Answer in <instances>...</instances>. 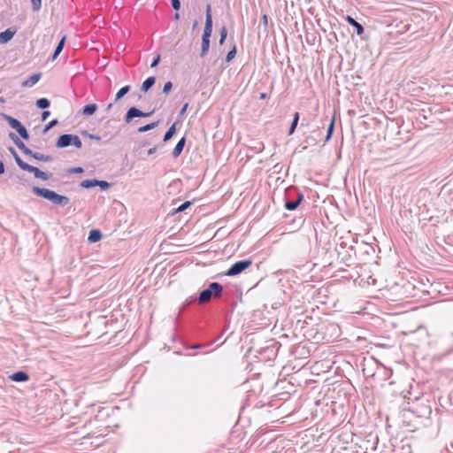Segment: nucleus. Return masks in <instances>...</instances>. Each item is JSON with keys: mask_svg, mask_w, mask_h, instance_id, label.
Instances as JSON below:
<instances>
[{"mask_svg": "<svg viewBox=\"0 0 453 453\" xmlns=\"http://www.w3.org/2000/svg\"><path fill=\"white\" fill-rule=\"evenodd\" d=\"M251 265L252 261L250 259L238 261L229 268L226 274L227 276H235L249 268Z\"/></svg>", "mask_w": 453, "mask_h": 453, "instance_id": "obj_5", "label": "nucleus"}, {"mask_svg": "<svg viewBox=\"0 0 453 453\" xmlns=\"http://www.w3.org/2000/svg\"><path fill=\"white\" fill-rule=\"evenodd\" d=\"M33 192L39 196L51 201L54 204L66 205L69 203V198L67 196L58 195L50 189L34 187Z\"/></svg>", "mask_w": 453, "mask_h": 453, "instance_id": "obj_1", "label": "nucleus"}, {"mask_svg": "<svg viewBox=\"0 0 453 453\" xmlns=\"http://www.w3.org/2000/svg\"><path fill=\"white\" fill-rule=\"evenodd\" d=\"M334 121H335V119H334V116L332 118L331 121H330V124L328 126V128H327V134H326V141L327 142L332 134H333V131H334Z\"/></svg>", "mask_w": 453, "mask_h": 453, "instance_id": "obj_21", "label": "nucleus"}, {"mask_svg": "<svg viewBox=\"0 0 453 453\" xmlns=\"http://www.w3.org/2000/svg\"><path fill=\"white\" fill-rule=\"evenodd\" d=\"M4 102H5V100L3 97H1L0 98V103H4Z\"/></svg>", "mask_w": 453, "mask_h": 453, "instance_id": "obj_45", "label": "nucleus"}, {"mask_svg": "<svg viewBox=\"0 0 453 453\" xmlns=\"http://www.w3.org/2000/svg\"><path fill=\"white\" fill-rule=\"evenodd\" d=\"M185 142H186L185 137H182L178 142V143L176 144V146H175V148L173 149V156L174 157H178L181 154V152L183 150V148L185 146Z\"/></svg>", "mask_w": 453, "mask_h": 453, "instance_id": "obj_13", "label": "nucleus"}, {"mask_svg": "<svg viewBox=\"0 0 453 453\" xmlns=\"http://www.w3.org/2000/svg\"><path fill=\"white\" fill-rule=\"evenodd\" d=\"M129 91V86H125L121 88L118 93L116 94V100L120 99L124 95H126Z\"/></svg>", "mask_w": 453, "mask_h": 453, "instance_id": "obj_25", "label": "nucleus"}, {"mask_svg": "<svg viewBox=\"0 0 453 453\" xmlns=\"http://www.w3.org/2000/svg\"><path fill=\"white\" fill-rule=\"evenodd\" d=\"M221 38H220V42L222 43L223 41L226 39V27H223L222 30H221Z\"/></svg>", "mask_w": 453, "mask_h": 453, "instance_id": "obj_35", "label": "nucleus"}, {"mask_svg": "<svg viewBox=\"0 0 453 453\" xmlns=\"http://www.w3.org/2000/svg\"><path fill=\"white\" fill-rule=\"evenodd\" d=\"M72 173H82L83 169L81 167L74 168L71 171Z\"/></svg>", "mask_w": 453, "mask_h": 453, "instance_id": "obj_41", "label": "nucleus"}, {"mask_svg": "<svg viewBox=\"0 0 453 453\" xmlns=\"http://www.w3.org/2000/svg\"><path fill=\"white\" fill-rule=\"evenodd\" d=\"M102 238L101 232L99 230H91L88 235V241L91 242H96Z\"/></svg>", "mask_w": 453, "mask_h": 453, "instance_id": "obj_14", "label": "nucleus"}, {"mask_svg": "<svg viewBox=\"0 0 453 453\" xmlns=\"http://www.w3.org/2000/svg\"><path fill=\"white\" fill-rule=\"evenodd\" d=\"M302 196H299V198L296 200V201H293V202H287L285 203V208L288 211H294L296 210L298 205L300 204L301 203V200H302Z\"/></svg>", "mask_w": 453, "mask_h": 453, "instance_id": "obj_16", "label": "nucleus"}, {"mask_svg": "<svg viewBox=\"0 0 453 453\" xmlns=\"http://www.w3.org/2000/svg\"><path fill=\"white\" fill-rule=\"evenodd\" d=\"M191 203L189 201H187L185 202L184 203H182L180 206H179L177 209H176V211L177 212H180V211H185L187 208H188L190 206Z\"/></svg>", "mask_w": 453, "mask_h": 453, "instance_id": "obj_29", "label": "nucleus"}, {"mask_svg": "<svg viewBox=\"0 0 453 453\" xmlns=\"http://www.w3.org/2000/svg\"><path fill=\"white\" fill-rule=\"evenodd\" d=\"M174 17L175 19H179V13H175Z\"/></svg>", "mask_w": 453, "mask_h": 453, "instance_id": "obj_46", "label": "nucleus"}, {"mask_svg": "<svg viewBox=\"0 0 453 453\" xmlns=\"http://www.w3.org/2000/svg\"><path fill=\"white\" fill-rule=\"evenodd\" d=\"M268 21H269V20H268V16H267L266 14H264V15L262 16V23H263V25H264V27H265V29H266V28H267V27H268Z\"/></svg>", "mask_w": 453, "mask_h": 453, "instance_id": "obj_34", "label": "nucleus"}, {"mask_svg": "<svg viewBox=\"0 0 453 453\" xmlns=\"http://www.w3.org/2000/svg\"><path fill=\"white\" fill-rule=\"evenodd\" d=\"M4 173V165L2 161H0V174Z\"/></svg>", "mask_w": 453, "mask_h": 453, "instance_id": "obj_42", "label": "nucleus"}, {"mask_svg": "<svg viewBox=\"0 0 453 453\" xmlns=\"http://www.w3.org/2000/svg\"><path fill=\"white\" fill-rule=\"evenodd\" d=\"M15 161L17 165L24 171H27L29 173H33L35 178L41 179L42 180H47L49 179V176L46 173L42 172L35 166H32L26 162H24L16 153L14 150H12Z\"/></svg>", "mask_w": 453, "mask_h": 453, "instance_id": "obj_4", "label": "nucleus"}, {"mask_svg": "<svg viewBox=\"0 0 453 453\" xmlns=\"http://www.w3.org/2000/svg\"><path fill=\"white\" fill-rule=\"evenodd\" d=\"M50 115V112L49 111H44L42 113V119L45 120Z\"/></svg>", "mask_w": 453, "mask_h": 453, "instance_id": "obj_36", "label": "nucleus"}, {"mask_svg": "<svg viewBox=\"0 0 453 453\" xmlns=\"http://www.w3.org/2000/svg\"><path fill=\"white\" fill-rule=\"evenodd\" d=\"M65 37H63L61 39V41L59 42L58 45L57 46L52 57H58V55L61 52V50L64 47V44H65Z\"/></svg>", "mask_w": 453, "mask_h": 453, "instance_id": "obj_27", "label": "nucleus"}, {"mask_svg": "<svg viewBox=\"0 0 453 453\" xmlns=\"http://www.w3.org/2000/svg\"><path fill=\"white\" fill-rule=\"evenodd\" d=\"M188 106V104H185L183 105V107H182V108H181V110H180V114H184V113L186 112Z\"/></svg>", "mask_w": 453, "mask_h": 453, "instance_id": "obj_40", "label": "nucleus"}, {"mask_svg": "<svg viewBox=\"0 0 453 453\" xmlns=\"http://www.w3.org/2000/svg\"><path fill=\"white\" fill-rule=\"evenodd\" d=\"M175 134V125L173 124L168 130L167 132L165 134V136H164V141L166 142L168 140H170L173 134Z\"/></svg>", "mask_w": 453, "mask_h": 453, "instance_id": "obj_23", "label": "nucleus"}, {"mask_svg": "<svg viewBox=\"0 0 453 453\" xmlns=\"http://www.w3.org/2000/svg\"><path fill=\"white\" fill-rule=\"evenodd\" d=\"M234 55H235V49L234 48L232 50H230L227 53L226 57H234Z\"/></svg>", "mask_w": 453, "mask_h": 453, "instance_id": "obj_39", "label": "nucleus"}, {"mask_svg": "<svg viewBox=\"0 0 453 453\" xmlns=\"http://www.w3.org/2000/svg\"><path fill=\"white\" fill-rule=\"evenodd\" d=\"M212 31V19L211 14V6L208 5L206 9V22L205 27L203 29V42H202V48H203V53H204L210 44V37Z\"/></svg>", "mask_w": 453, "mask_h": 453, "instance_id": "obj_3", "label": "nucleus"}, {"mask_svg": "<svg viewBox=\"0 0 453 453\" xmlns=\"http://www.w3.org/2000/svg\"><path fill=\"white\" fill-rule=\"evenodd\" d=\"M98 183V180H85L83 181H81V186L82 188H91V187H95L96 185H97Z\"/></svg>", "mask_w": 453, "mask_h": 453, "instance_id": "obj_22", "label": "nucleus"}, {"mask_svg": "<svg viewBox=\"0 0 453 453\" xmlns=\"http://www.w3.org/2000/svg\"><path fill=\"white\" fill-rule=\"evenodd\" d=\"M160 58H155V60L151 63L150 67H155L159 63Z\"/></svg>", "mask_w": 453, "mask_h": 453, "instance_id": "obj_38", "label": "nucleus"}, {"mask_svg": "<svg viewBox=\"0 0 453 453\" xmlns=\"http://www.w3.org/2000/svg\"><path fill=\"white\" fill-rule=\"evenodd\" d=\"M155 150H156V149H155V148L150 149V150H149V154H152V153H154V151H155Z\"/></svg>", "mask_w": 453, "mask_h": 453, "instance_id": "obj_44", "label": "nucleus"}, {"mask_svg": "<svg viewBox=\"0 0 453 453\" xmlns=\"http://www.w3.org/2000/svg\"><path fill=\"white\" fill-rule=\"evenodd\" d=\"M157 123H156V122L150 123V124H148V125L139 127L138 131L141 133H143V132H146V131H149V130L154 128L155 127H157Z\"/></svg>", "mask_w": 453, "mask_h": 453, "instance_id": "obj_26", "label": "nucleus"}, {"mask_svg": "<svg viewBox=\"0 0 453 453\" xmlns=\"http://www.w3.org/2000/svg\"><path fill=\"white\" fill-rule=\"evenodd\" d=\"M72 144H73L76 148H81V146H82V142H81V139L79 138V136L73 135V134H72Z\"/></svg>", "mask_w": 453, "mask_h": 453, "instance_id": "obj_28", "label": "nucleus"}, {"mask_svg": "<svg viewBox=\"0 0 453 453\" xmlns=\"http://www.w3.org/2000/svg\"><path fill=\"white\" fill-rule=\"evenodd\" d=\"M298 120H299V112H296L294 114V119H293V121H292V124L290 126V128H289V134H292L295 130H296V127L297 126V123H298Z\"/></svg>", "mask_w": 453, "mask_h": 453, "instance_id": "obj_20", "label": "nucleus"}, {"mask_svg": "<svg viewBox=\"0 0 453 453\" xmlns=\"http://www.w3.org/2000/svg\"><path fill=\"white\" fill-rule=\"evenodd\" d=\"M33 4V9L35 11H38L41 8L42 1L41 0H31Z\"/></svg>", "mask_w": 453, "mask_h": 453, "instance_id": "obj_30", "label": "nucleus"}, {"mask_svg": "<svg viewBox=\"0 0 453 453\" xmlns=\"http://www.w3.org/2000/svg\"><path fill=\"white\" fill-rule=\"evenodd\" d=\"M36 105L41 109H45L50 106V101L47 98H41L37 100Z\"/></svg>", "mask_w": 453, "mask_h": 453, "instance_id": "obj_24", "label": "nucleus"}, {"mask_svg": "<svg viewBox=\"0 0 453 453\" xmlns=\"http://www.w3.org/2000/svg\"><path fill=\"white\" fill-rule=\"evenodd\" d=\"M9 125L15 129L19 135L24 139H28L29 135L25 127L16 119L12 117H6Z\"/></svg>", "mask_w": 453, "mask_h": 453, "instance_id": "obj_6", "label": "nucleus"}, {"mask_svg": "<svg viewBox=\"0 0 453 453\" xmlns=\"http://www.w3.org/2000/svg\"><path fill=\"white\" fill-rule=\"evenodd\" d=\"M96 109L97 106L96 104H88L82 109V113L84 115L90 116L96 112Z\"/></svg>", "mask_w": 453, "mask_h": 453, "instance_id": "obj_15", "label": "nucleus"}, {"mask_svg": "<svg viewBox=\"0 0 453 453\" xmlns=\"http://www.w3.org/2000/svg\"><path fill=\"white\" fill-rule=\"evenodd\" d=\"M151 114V112H148V113H145V112H142V111L138 110L137 108L135 107H131L127 112V115H126V121L127 122H130V120L133 119V118H135V117H148Z\"/></svg>", "mask_w": 453, "mask_h": 453, "instance_id": "obj_7", "label": "nucleus"}, {"mask_svg": "<svg viewBox=\"0 0 453 453\" xmlns=\"http://www.w3.org/2000/svg\"><path fill=\"white\" fill-rule=\"evenodd\" d=\"M13 136H15V135L12 134V139H13L15 144L19 147V149H20L27 155L32 154V151L28 148H27L21 141H19L17 137H16V139H14Z\"/></svg>", "mask_w": 453, "mask_h": 453, "instance_id": "obj_17", "label": "nucleus"}, {"mask_svg": "<svg viewBox=\"0 0 453 453\" xmlns=\"http://www.w3.org/2000/svg\"><path fill=\"white\" fill-rule=\"evenodd\" d=\"M17 33V29L15 27L7 28L5 31L0 33V43L4 44L11 41L15 34Z\"/></svg>", "mask_w": 453, "mask_h": 453, "instance_id": "obj_8", "label": "nucleus"}, {"mask_svg": "<svg viewBox=\"0 0 453 453\" xmlns=\"http://www.w3.org/2000/svg\"><path fill=\"white\" fill-rule=\"evenodd\" d=\"M346 20L349 24H350L351 26H353L356 28L357 35H362L364 33L363 26L361 24H359L358 22H357L351 16L348 15L346 17Z\"/></svg>", "mask_w": 453, "mask_h": 453, "instance_id": "obj_12", "label": "nucleus"}, {"mask_svg": "<svg viewBox=\"0 0 453 453\" xmlns=\"http://www.w3.org/2000/svg\"><path fill=\"white\" fill-rule=\"evenodd\" d=\"M265 97H266V94L265 93L260 94V99H265Z\"/></svg>", "mask_w": 453, "mask_h": 453, "instance_id": "obj_43", "label": "nucleus"}, {"mask_svg": "<svg viewBox=\"0 0 453 453\" xmlns=\"http://www.w3.org/2000/svg\"><path fill=\"white\" fill-rule=\"evenodd\" d=\"M33 157H35L37 160L43 161V162H49L51 160V157L50 156L42 154V153H33L30 154Z\"/></svg>", "mask_w": 453, "mask_h": 453, "instance_id": "obj_19", "label": "nucleus"}, {"mask_svg": "<svg viewBox=\"0 0 453 453\" xmlns=\"http://www.w3.org/2000/svg\"><path fill=\"white\" fill-rule=\"evenodd\" d=\"M41 79V73H35L27 80L24 81L22 87L30 88L39 81Z\"/></svg>", "mask_w": 453, "mask_h": 453, "instance_id": "obj_10", "label": "nucleus"}, {"mask_svg": "<svg viewBox=\"0 0 453 453\" xmlns=\"http://www.w3.org/2000/svg\"><path fill=\"white\" fill-rule=\"evenodd\" d=\"M58 123V120L57 119H53L51 120L44 128V132H47L48 130H50L51 127H53L55 125H57Z\"/></svg>", "mask_w": 453, "mask_h": 453, "instance_id": "obj_32", "label": "nucleus"}, {"mask_svg": "<svg viewBox=\"0 0 453 453\" xmlns=\"http://www.w3.org/2000/svg\"><path fill=\"white\" fill-rule=\"evenodd\" d=\"M13 381L22 382L29 380V376L25 372H17L11 376Z\"/></svg>", "mask_w": 453, "mask_h": 453, "instance_id": "obj_11", "label": "nucleus"}, {"mask_svg": "<svg viewBox=\"0 0 453 453\" xmlns=\"http://www.w3.org/2000/svg\"><path fill=\"white\" fill-rule=\"evenodd\" d=\"M171 2H172V5H173V9H175V10H179L180 9V3L179 0H171Z\"/></svg>", "mask_w": 453, "mask_h": 453, "instance_id": "obj_33", "label": "nucleus"}, {"mask_svg": "<svg viewBox=\"0 0 453 453\" xmlns=\"http://www.w3.org/2000/svg\"><path fill=\"white\" fill-rule=\"evenodd\" d=\"M222 290L223 288L219 283H211L209 288L204 289L201 292L199 296V303H206L211 299V297H219L222 293Z\"/></svg>", "mask_w": 453, "mask_h": 453, "instance_id": "obj_2", "label": "nucleus"}, {"mask_svg": "<svg viewBox=\"0 0 453 453\" xmlns=\"http://www.w3.org/2000/svg\"><path fill=\"white\" fill-rule=\"evenodd\" d=\"M156 81V79L155 77L151 76V77H149L148 79H146L142 85V89L143 91H147L150 87H152L154 85Z\"/></svg>", "mask_w": 453, "mask_h": 453, "instance_id": "obj_18", "label": "nucleus"}, {"mask_svg": "<svg viewBox=\"0 0 453 453\" xmlns=\"http://www.w3.org/2000/svg\"><path fill=\"white\" fill-rule=\"evenodd\" d=\"M72 144V134H63L59 136L58 139V142L56 143V146L58 148H64L67 147Z\"/></svg>", "mask_w": 453, "mask_h": 453, "instance_id": "obj_9", "label": "nucleus"}, {"mask_svg": "<svg viewBox=\"0 0 453 453\" xmlns=\"http://www.w3.org/2000/svg\"><path fill=\"white\" fill-rule=\"evenodd\" d=\"M97 185H100L102 188H105L109 186V184L106 181H98Z\"/></svg>", "mask_w": 453, "mask_h": 453, "instance_id": "obj_37", "label": "nucleus"}, {"mask_svg": "<svg viewBox=\"0 0 453 453\" xmlns=\"http://www.w3.org/2000/svg\"><path fill=\"white\" fill-rule=\"evenodd\" d=\"M172 82L171 81H168L166 82L165 85H164V88H163V92L167 94L171 88H172Z\"/></svg>", "mask_w": 453, "mask_h": 453, "instance_id": "obj_31", "label": "nucleus"}]
</instances>
